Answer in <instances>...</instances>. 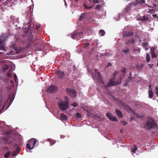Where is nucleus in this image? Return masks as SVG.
<instances>
[{
	"instance_id": "1",
	"label": "nucleus",
	"mask_w": 158,
	"mask_h": 158,
	"mask_svg": "<svg viewBox=\"0 0 158 158\" xmlns=\"http://www.w3.org/2000/svg\"><path fill=\"white\" fill-rule=\"evenodd\" d=\"M28 25V26L30 25V26L29 27L28 31L26 32V35H24V37L27 38L28 45H30L32 43V42L37 41L38 43H36L35 42V48L37 50H40L39 48L42 47L41 45L42 41L40 39H35L34 38L32 34V32H30V30L32 29V27L31 26V23H29Z\"/></svg>"
},
{
	"instance_id": "2",
	"label": "nucleus",
	"mask_w": 158,
	"mask_h": 158,
	"mask_svg": "<svg viewBox=\"0 0 158 158\" xmlns=\"http://www.w3.org/2000/svg\"><path fill=\"white\" fill-rule=\"evenodd\" d=\"M157 126L155 120L152 118H150L144 125V128L148 130H151V129L156 128Z\"/></svg>"
},
{
	"instance_id": "3",
	"label": "nucleus",
	"mask_w": 158,
	"mask_h": 158,
	"mask_svg": "<svg viewBox=\"0 0 158 158\" xmlns=\"http://www.w3.org/2000/svg\"><path fill=\"white\" fill-rule=\"evenodd\" d=\"M122 78L120 77L119 79L116 82L115 81V80L110 79L108 84L106 85H104V87L106 88H107L108 87L111 86H113L114 85H117L120 84L121 82Z\"/></svg>"
},
{
	"instance_id": "4",
	"label": "nucleus",
	"mask_w": 158,
	"mask_h": 158,
	"mask_svg": "<svg viewBox=\"0 0 158 158\" xmlns=\"http://www.w3.org/2000/svg\"><path fill=\"white\" fill-rule=\"evenodd\" d=\"M37 140L35 138L31 139L28 142V143L26 144V147L29 150H31L33 149L35 143L37 141Z\"/></svg>"
},
{
	"instance_id": "5",
	"label": "nucleus",
	"mask_w": 158,
	"mask_h": 158,
	"mask_svg": "<svg viewBox=\"0 0 158 158\" xmlns=\"http://www.w3.org/2000/svg\"><path fill=\"white\" fill-rule=\"evenodd\" d=\"M8 38L7 35L5 34H3L1 36H0V49L5 51L6 48L3 45H1L3 44L5 41L6 39Z\"/></svg>"
},
{
	"instance_id": "6",
	"label": "nucleus",
	"mask_w": 158,
	"mask_h": 158,
	"mask_svg": "<svg viewBox=\"0 0 158 158\" xmlns=\"http://www.w3.org/2000/svg\"><path fill=\"white\" fill-rule=\"evenodd\" d=\"M69 103L68 102H62L59 104V107L62 110H65L69 107Z\"/></svg>"
},
{
	"instance_id": "7",
	"label": "nucleus",
	"mask_w": 158,
	"mask_h": 158,
	"mask_svg": "<svg viewBox=\"0 0 158 158\" xmlns=\"http://www.w3.org/2000/svg\"><path fill=\"white\" fill-rule=\"evenodd\" d=\"M66 91L69 95L73 98H74L76 96L77 93L76 91L73 90L69 88H67Z\"/></svg>"
},
{
	"instance_id": "8",
	"label": "nucleus",
	"mask_w": 158,
	"mask_h": 158,
	"mask_svg": "<svg viewBox=\"0 0 158 158\" xmlns=\"http://www.w3.org/2000/svg\"><path fill=\"white\" fill-rule=\"evenodd\" d=\"M57 90V87L54 85H52L49 86L47 90L48 92L51 93H54L56 92Z\"/></svg>"
},
{
	"instance_id": "9",
	"label": "nucleus",
	"mask_w": 158,
	"mask_h": 158,
	"mask_svg": "<svg viewBox=\"0 0 158 158\" xmlns=\"http://www.w3.org/2000/svg\"><path fill=\"white\" fill-rule=\"evenodd\" d=\"M89 2H92L93 3V5H92L90 6H88L85 4H84V7L87 10H89L90 8H92L94 6V4H96L98 3H99V1L98 0H88Z\"/></svg>"
},
{
	"instance_id": "10",
	"label": "nucleus",
	"mask_w": 158,
	"mask_h": 158,
	"mask_svg": "<svg viewBox=\"0 0 158 158\" xmlns=\"http://www.w3.org/2000/svg\"><path fill=\"white\" fill-rule=\"evenodd\" d=\"M83 33L82 32H78L75 31L73 32L71 35V37L73 39H75L79 37V36L82 35Z\"/></svg>"
},
{
	"instance_id": "11",
	"label": "nucleus",
	"mask_w": 158,
	"mask_h": 158,
	"mask_svg": "<svg viewBox=\"0 0 158 158\" xmlns=\"http://www.w3.org/2000/svg\"><path fill=\"white\" fill-rule=\"evenodd\" d=\"M139 0H135L134 2L129 3L127 7L130 9L132 7L137 6L139 4Z\"/></svg>"
},
{
	"instance_id": "12",
	"label": "nucleus",
	"mask_w": 158,
	"mask_h": 158,
	"mask_svg": "<svg viewBox=\"0 0 158 158\" xmlns=\"http://www.w3.org/2000/svg\"><path fill=\"white\" fill-rule=\"evenodd\" d=\"M56 74L59 79H62L64 75V72L60 71H56Z\"/></svg>"
},
{
	"instance_id": "13",
	"label": "nucleus",
	"mask_w": 158,
	"mask_h": 158,
	"mask_svg": "<svg viewBox=\"0 0 158 158\" xmlns=\"http://www.w3.org/2000/svg\"><path fill=\"white\" fill-rule=\"evenodd\" d=\"M134 33L132 32L125 31L124 33V36L125 37L132 36Z\"/></svg>"
},
{
	"instance_id": "14",
	"label": "nucleus",
	"mask_w": 158,
	"mask_h": 158,
	"mask_svg": "<svg viewBox=\"0 0 158 158\" xmlns=\"http://www.w3.org/2000/svg\"><path fill=\"white\" fill-rule=\"evenodd\" d=\"M20 151V148L19 147H18L13 152L12 154V156H16L18 154Z\"/></svg>"
},
{
	"instance_id": "15",
	"label": "nucleus",
	"mask_w": 158,
	"mask_h": 158,
	"mask_svg": "<svg viewBox=\"0 0 158 158\" xmlns=\"http://www.w3.org/2000/svg\"><path fill=\"white\" fill-rule=\"evenodd\" d=\"M135 43V41L133 38H131L130 39L128 40L126 43L125 44L126 45H129L130 44H133Z\"/></svg>"
},
{
	"instance_id": "16",
	"label": "nucleus",
	"mask_w": 158,
	"mask_h": 158,
	"mask_svg": "<svg viewBox=\"0 0 158 158\" xmlns=\"http://www.w3.org/2000/svg\"><path fill=\"white\" fill-rule=\"evenodd\" d=\"M22 52V49H18L17 48H14L13 49V50L11 52H13V54H18L21 52Z\"/></svg>"
},
{
	"instance_id": "17",
	"label": "nucleus",
	"mask_w": 158,
	"mask_h": 158,
	"mask_svg": "<svg viewBox=\"0 0 158 158\" xmlns=\"http://www.w3.org/2000/svg\"><path fill=\"white\" fill-rule=\"evenodd\" d=\"M94 72L96 74L97 76L98 79L101 80L100 73L98 72V70L96 69H95Z\"/></svg>"
},
{
	"instance_id": "18",
	"label": "nucleus",
	"mask_w": 158,
	"mask_h": 158,
	"mask_svg": "<svg viewBox=\"0 0 158 158\" xmlns=\"http://www.w3.org/2000/svg\"><path fill=\"white\" fill-rule=\"evenodd\" d=\"M130 51V49L128 47H126L122 50V52L126 54H127Z\"/></svg>"
},
{
	"instance_id": "19",
	"label": "nucleus",
	"mask_w": 158,
	"mask_h": 158,
	"mask_svg": "<svg viewBox=\"0 0 158 158\" xmlns=\"http://www.w3.org/2000/svg\"><path fill=\"white\" fill-rule=\"evenodd\" d=\"M60 118L61 120H65L67 119L68 118L64 114L61 113L60 116Z\"/></svg>"
},
{
	"instance_id": "20",
	"label": "nucleus",
	"mask_w": 158,
	"mask_h": 158,
	"mask_svg": "<svg viewBox=\"0 0 158 158\" xmlns=\"http://www.w3.org/2000/svg\"><path fill=\"white\" fill-rule=\"evenodd\" d=\"M9 66L7 65H4L2 67V71L3 72H4L6 71V70H8L9 69Z\"/></svg>"
},
{
	"instance_id": "21",
	"label": "nucleus",
	"mask_w": 158,
	"mask_h": 158,
	"mask_svg": "<svg viewBox=\"0 0 158 158\" xmlns=\"http://www.w3.org/2000/svg\"><path fill=\"white\" fill-rule=\"evenodd\" d=\"M115 112L118 114V116L122 118L123 117V115L122 114L121 112L118 109H116L115 110Z\"/></svg>"
},
{
	"instance_id": "22",
	"label": "nucleus",
	"mask_w": 158,
	"mask_h": 158,
	"mask_svg": "<svg viewBox=\"0 0 158 158\" xmlns=\"http://www.w3.org/2000/svg\"><path fill=\"white\" fill-rule=\"evenodd\" d=\"M148 94H149V97L150 98H151L153 95V93L152 90V89H149Z\"/></svg>"
},
{
	"instance_id": "23",
	"label": "nucleus",
	"mask_w": 158,
	"mask_h": 158,
	"mask_svg": "<svg viewBox=\"0 0 158 158\" xmlns=\"http://www.w3.org/2000/svg\"><path fill=\"white\" fill-rule=\"evenodd\" d=\"M107 117L110 120H111L112 118L113 115L110 113H107L106 114Z\"/></svg>"
},
{
	"instance_id": "24",
	"label": "nucleus",
	"mask_w": 158,
	"mask_h": 158,
	"mask_svg": "<svg viewBox=\"0 0 158 158\" xmlns=\"http://www.w3.org/2000/svg\"><path fill=\"white\" fill-rule=\"evenodd\" d=\"M107 117L110 120H111L112 118L113 115L110 113H107L106 114Z\"/></svg>"
},
{
	"instance_id": "25",
	"label": "nucleus",
	"mask_w": 158,
	"mask_h": 158,
	"mask_svg": "<svg viewBox=\"0 0 158 158\" xmlns=\"http://www.w3.org/2000/svg\"><path fill=\"white\" fill-rule=\"evenodd\" d=\"M11 154V152L10 151H8L6 153L4 154V156L5 157L8 158Z\"/></svg>"
},
{
	"instance_id": "26",
	"label": "nucleus",
	"mask_w": 158,
	"mask_h": 158,
	"mask_svg": "<svg viewBox=\"0 0 158 158\" xmlns=\"http://www.w3.org/2000/svg\"><path fill=\"white\" fill-rule=\"evenodd\" d=\"M118 73V72L117 71H115L113 75V77L112 79H114V80H115L116 77V74H117Z\"/></svg>"
},
{
	"instance_id": "27",
	"label": "nucleus",
	"mask_w": 158,
	"mask_h": 158,
	"mask_svg": "<svg viewBox=\"0 0 158 158\" xmlns=\"http://www.w3.org/2000/svg\"><path fill=\"white\" fill-rule=\"evenodd\" d=\"M146 58L147 62L148 63L149 62L150 60V56L149 54L148 53H147L146 55Z\"/></svg>"
},
{
	"instance_id": "28",
	"label": "nucleus",
	"mask_w": 158,
	"mask_h": 158,
	"mask_svg": "<svg viewBox=\"0 0 158 158\" xmlns=\"http://www.w3.org/2000/svg\"><path fill=\"white\" fill-rule=\"evenodd\" d=\"M134 147L133 150H132V152L133 153H135V151L137 149V146L135 145H134Z\"/></svg>"
},
{
	"instance_id": "29",
	"label": "nucleus",
	"mask_w": 158,
	"mask_h": 158,
	"mask_svg": "<svg viewBox=\"0 0 158 158\" xmlns=\"http://www.w3.org/2000/svg\"><path fill=\"white\" fill-rule=\"evenodd\" d=\"M99 32L101 33V36H103L105 34V31L103 30H100L99 31Z\"/></svg>"
},
{
	"instance_id": "30",
	"label": "nucleus",
	"mask_w": 158,
	"mask_h": 158,
	"mask_svg": "<svg viewBox=\"0 0 158 158\" xmlns=\"http://www.w3.org/2000/svg\"><path fill=\"white\" fill-rule=\"evenodd\" d=\"M85 15L84 13H82L81 14V16L80 17L79 19L80 20H82L85 17Z\"/></svg>"
},
{
	"instance_id": "31",
	"label": "nucleus",
	"mask_w": 158,
	"mask_h": 158,
	"mask_svg": "<svg viewBox=\"0 0 158 158\" xmlns=\"http://www.w3.org/2000/svg\"><path fill=\"white\" fill-rule=\"evenodd\" d=\"M148 20V18L147 17L145 16H143L142 18L141 19L142 21H147Z\"/></svg>"
},
{
	"instance_id": "32",
	"label": "nucleus",
	"mask_w": 158,
	"mask_h": 158,
	"mask_svg": "<svg viewBox=\"0 0 158 158\" xmlns=\"http://www.w3.org/2000/svg\"><path fill=\"white\" fill-rule=\"evenodd\" d=\"M148 43L146 42H143L142 44V46L143 48L146 47L147 46H148Z\"/></svg>"
},
{
	"instance_id": "33",
	"label": "nucleus",
	"mask_w": 158,
	"mask_h": 158,
	"mask_svg": "<svg viewBox=\"0 0 158 158\" xmlns=\"http://www.w3.org/2000/svg\"><path fill=\"white\" fill-rule=\"evenodd\" d=\"M152 55V58L154 57H156L157 56L155 54V52H152L151 53Z\"/></svg>"
},
{
	"instance_id": "34",
	"label": "nucleus",
	"mask_w": 158,
	"mask_h": 158,
	"mask_svg": "<svg viewBox=\"0 0 158 158\" xmlns=\"http://www.w3.org/2000/svg\"><path fill=\"white\" fill-rule=\"evenodd\" d=\"M76 116L77 118H80L81 117V115L79 113L77 112L76 114Z\"/></svg>"
},
{
	"instance_id": "35",
	"label": "nucleus",
	"mask_w": 158,
	"mask_h": 158,
	"mask_svg": "<svg viewBox=\"0 0 158 158\" xmlns=\"http://www.w3.org/2000/svg\"><path fill=\"white\" fill-rule=\"evenodd\" d=\"M102 6L101 4L98 5L96 7V9L97 10H99L100 9Z\"/></svg>"
},
{
	"instance_id": "36",
	"label": "nucleus",
	"mask_w": 158,
	"mask_h": 158,
	"mask_svg": "<svg viewBox=\"0 0 158 158\" xmlns=\"http://www.w3.org/2000/svg\"><path fill=\"white\" fill-rule=\"evenodd\" d=\"M71 105L74 107H76L78 106V104L76 102H74L72 103Z\"/></svg>"
},
{
	"instance_id": "37",
	"label": "nucleus",
	"mask_w": 158,
	"mask_h": 158,
	"mask_svg": "<svg viewBox=\"0 0 158 158\" xmlns=\"http://www.w3.org/2000/svg\"><path fill=\"white\" fill-rule=\"evenodd\" d=\"M111 121H115L116 122H117L118 121V120L116 118V117L115 116H112V119L111 120Z\"/></svg>"
},
{
	"instance_id": "38",
	"label": "nucleus",
	"mask_w": 158,
	"mask_h": 158,
	"mask_svg": "<svg viewBox=\"0 0 158 158\" xmlns=\"http://www.w3.org/2000/svg\"><path fill=\"white\" fill-rule=\"evenodd\" d=\"M89 45V43H86L83 46V47L84 48H86L87 47H88Z\"/></svg>"
},
{
	"instance_id": "39",
	"label": "nucleus",
	"mask_w": 158,
	"mask_h": 158,
	"mask_svg": "<svg viewBox=\"0 0 158 158\" xmlns=\"http://www.w3.org/2000/svg\"><path fill=\"white\" fill-rule=\"evenodd\" d=\"M155 93L156 94L157 96L158 97V87L157 86H156V88Z\"/></svg>"
},
{
	"instance_id": "40",
	"label": "nucleus",
	"mask_w": 158,
	"mask_h": 158,
	"mask_svg": "<svg viewBox=\"0 0 158 158\" xmlns=\"http://www.w3.org/2000/svg\"><path fill=\"white\" fill-rule=\"evenodd\" d=\"M155 50H156V48L154 47L151 48V53H152V52H155Z\"/></svg>"
},
{
	"instance_id": "41",
	"label": "nucleus",
	"mask_w": 158,
	"mask_h": 158,
	"mask_svg": "<svg viewBox=\"0 0 158 158\" xmlns=\"http://www.w3.org/2000/svg\"><path fill=\"white\" fill-rule=\"evenodd\" d=\"M121 123L123 125H126L127 124V123L124 121H121Z\"/></svg>"
},
{
	"instance_id": "42",
	"label": "nucleus",
	"mask_w": 158,
	"mask_h": 158,
	"mask_svg": "<svg viewBox=\"0 0 158 158\" xmlns=\"http://www.w3.org/2000/svg\"><path fill=\"white\" fill-rule=\"evenodd\" d=\"M139 4H141L143 3H144L145 2V1L144 0H140L139 1Z\"/></svg>"
},
{
	"instance_id": "43",
	"label": "nucleus",
	"mask_w": 158,
	"mask_h": 158,
	"mask_svg": "<svg viewBox=\"0 0 158 158\" xmlns=\"http://www.w3.org/2000/svg\"><path fill=\"white\" fill-rule=\"evenodd\" d=\"M7 75V76L9 77H10L11 76V74L9 73H8Z\"/></svg>"
},
{
	"instance_id": "44",
	"label": "nucleus",
	"mask_w": 158,
	"mask_h": 158,
	"mask_svg": "<svg viewBox=\"0 0 158 158\" xmlns=\"http://www.w3.org/2000/svg\"><path fill=\"white\" fill-rule=\"evenodd\" d=\"M72 69L74 72H75L76 70V67L75 66H73V67Z\"/></svg>"
},
{
	"instance_id": "45",
	"label": "nucleus",
	"mask_w": 158,
	"mask_h": 158,
	"mask_svg": "<svg viewBox=\"0 0 158 158\" xmlns=\"http://www.w3.org/2000/svg\"><path fill=\"white\" fill-rule=\"evenodd\" d=\"M122 72L123 73H125L126 72L125 69H123L122 70Z\"/></svg>"
},
{
	"instance_id": "46",
	"label": "nucleus",
	"mask_w": 158,
	"mask_h": 158,
	"mask_svg": "<svg viewBox=\"0 0 158 158\" xmlns=\"http://www.w3.org/2000/svg\"><path fill=\"white\" fill-rule=\"evenodd\" d=\"M154 11V10L153 9H150L149 10V12L152 13Z\"/></svg>"
},
{
	"instance_id": "47",
	"label": "nucleus",
	"mask_w": 158,
	"mask_h": 158,
	"mask_svg": "<svg viewBox=\"0 0 158 158\" xmlns=\"http://www.w3.org/2000/svg\"><path fill=\"white\" fill-rule=\"evenodd\" d=\"M119 102L121 103V104L122 105H123L124 103L122 101H119Z\"/></svg>"
},
{
	"instance_id": "48",
	"label": "nucleus",
	"mask_w": 158,
	"mask_h": 158,
	"mask_svg": "<svg viewBox=\"0 0 158 158\" xmlns=\"http://www.w3.org/2000/svg\"><path fill=\"white\" fill-rule=\"evenodd\" d=\"M144 48L145 49V50L146 51L148 50V48L147 47V46L146 47Z\"/></svg>"
},
{
	"instance_id": "49",
	"label": "nucleus",
	"mask_w": 158,
	"mask_h": 158,
	"mask_svg": "<svg viewBox=\"0 0 158 158\" xmlns=\"http://www.w3.org/2000/svg\"><path fill=\"white\" fill-rule=\"evenodd\" d=\"M152 16L154 17H157V15L156 14H154L152 15Z\"/></svg>"
},
{
	"instance_id": "50",
	"label": "nucleus",
	"mask_w": 158,
	"mask_h": 158,
	"mask_svg": "<svg viewBox=\"0 0 158 158\" xmlns=\"http://www.w3.org/2000/svg\"><path fill=\"white\" fill-rule=\"evenodd\" d=\"M111 65V64H110V63H109L108 64L107 66H110Z\"/></svg>"
},
{
	"instance_id": "51",
	"label": "nucleus",
	"mask_w": 158,
	"mask_h": 158,
	"mask_svg": "<svg viewBox=\"0 0 158 158\" xmlns=\"http://www.w3.org/2000/svg\"><path fill=\"white\" fill-rule=\"evenodd\" d=\"M17 77L16 75L14 77V78L15 81H16V78H17Z\"/></svg>"
},
{
	"instance_id": "52",
	"label": "nucleus",
	"mask_w": 158,
	"mask_h": 158,
	"mask_svg": "<svg viewBox=\"0 0 158 158\" xmlns=\"http://www.w3.org/2000/svg\"><path fill=\"white\" fill-rule=\"evenodd\" d=\"M151 85H150L149 86V89H151Z\"/></svg>"
},
{
	"instance_id": "53",
	"label": "nucleus",
	"mask_w": 158,
	"mask_h": 158,
	"mask_svg": "<svg viewBox=\"0 0 158 158\" xmlns=\"http://www.w3.org/2000/svg\"><path fill=\"white\" fill-rule=\"evenodd\" d=\"M149 66H150V68H151L152 67V65H151V64H149Z\"/></svg>"
},
{
	"instance_id": "54",
	"label": "nucleus",
	"mask_w": 158,
	"mask_h": 158,
	"mask_svg": "<svg viewBox=\"0 0 158 158\" xmlns=\"http://www.w3.org/2000/svg\"><path fill=\"white\" fill-rule=\"evenodd\" d=\"M64 2H65V6H66V2L65 1V0H64Z\"/></svg>"
},
{
	"instance_id": "55",
	"label": "nucleus",
	"mask_w": 158,
	"mask_h": 158,
	"mask_svg": "<svg viewBox=\"0 0 158 158\" xmlns=\"http://www.w3.org/2000/svg\"><path fill=\"white\" fill-rule=\"evenodd\" d=\"M65 99H68V98H67V97H65Z\"/></svg>"
},
{
	"instance_id": "56",
	"label": "nucleus",
	"mask_w": 158,
	"mask_h": 158,
	"mask_svg": "<svg viewBox=\"0 0 158 158\" xmlns=\"http://www.w3.org/2000/svg\"><path fill=\"white\" fill-rule=\"evenodd\" d=\"M16 40H19V38H16Z\"/></svg>"
},
{
	"instance_id": "57",
	"label": "nucleus",
	"mask_w": 158,
	"mask_h": 158,
	"mask_svg": "<svg viewBox=\"0 0 158 158\" xmlns=\"http://www.w3.org/2000/svg\"><path fill=\"white\" fill-rule=\"evenodd\" d=\"M75 0L76 2H77V1H78V0Z\"/></svg>"
},
{
	"instance_id": "58",
	"label": "nucleus",
	"mask_w": 158,
	"mask_h": 158,
	"mask_svg": "<svg viewBox=\"0 0 158 158\" xmlns=\"http://www.w3.org/2000/svg\"><path fill=\"white\" fill-rule=\"evenodd\" d=\"M157 66L158 67V63H157Z\"/></svg>"
},
{
	"instance_id": "59",
	"label": "nucleus",
	"mask_w": 158,
	"mask_h": 158,
	"mask_svg": "<svg viewBox=\"0 0 158 158\" xmlns=\"http://www.w3.org/2000/svg\"><path fill=\"white\" fill-rule=\"evenodd\" d=\"M1 54V52H0V55Z\"/></svg>"
}]
</instances>
